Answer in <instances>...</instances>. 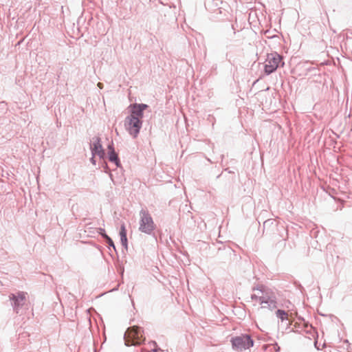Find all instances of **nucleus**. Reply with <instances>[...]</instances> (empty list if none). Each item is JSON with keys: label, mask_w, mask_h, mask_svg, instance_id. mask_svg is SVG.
Masks as SVG:
<instances>
[{"label": "nucleus", "mask_w": 352, "mask_h": 352, "mask_svg": "<svg viewBox=\"0 0 352 352\" xmlns=\"http://www.w3.org/2000/svg\"><path fill=\"white\" fill-rule=\"evenodd\" d=\"M10 298L14 301V304L16 306L22 305L25 300V293H19L16 296L14 294H11L10 296Z\"/></svg>", "instance_id": "6e6552de"}, {"label": "nucleus", "mask_w": 352, "mask_h": 352, "mask_svg": "<svg viewBox=\"0 0 352 352\" xmlns=\"http://www.w3.org/2000/svg\"><path fill=\"white\" fill-rule=\"evenodd\" d=\"M143 348H147L150 351H155L157 349V344L155 342H149Z\"/></svg>", "instance_id": "9b49d317"}, {"label": "nucleus", "mask_w": 352, "mask_h": 352, "mask_svg": "<svg viewBox=\"0 0 352 352\" xmlns=\"http://www.w3.org/2000/svg\"><path fill=\"white\" fill-rule=\"evenodd\" d=\"M276 316L278 317L282 321L284 320H287L288 318V314L283 310L278 309L276 311Z\"/></svg>", "instance_id": "9d476101"}, {"label": "nucleus", "mask_w": 352, "mask_h": 352, "mask_svg": "<svg viewBox=\"0 0 352 352\" xmlns=\"http://www.w3.org/2000/svg\"><path fill=\"white\" fill-rule=\"evenodd\" d=\"M109 160L117 163L118 156L113 151H112L109 154Z\"/></svg>", "instance_id": "f8f14e48"}, {"label": "nucleus", "mask_w": 352, "mask_h": 352, "mask_svg": "<svg viewBox=\"0 0 352 352\" xmlns=\"http://www.w3.org/2000/svg\"><path fill=\"white\" fill-rule=\"evenodd\" d=\"M103 236L107 239V241L109 245L113 246V242L110 237H109L107 234H103Z\"/></svg>", "instance_id": "ddd939ff"}, {"label": "nucleus", "mask_w": 352, "mask_h": 352, "mask_svg": "<svg viewBox=\"0 0 352 352\" xmlns=\"http://www.w3.org/2000/svg\"><path fill=\"white\" fill-rule=\"evenodd\" d=\"M252 298L260 304L261 308L274 309L276 307L275 300L270 297L257 296L254 294Z\"/></svg>", "instance_id": "423d86ee"}, {"label": "nucleus", "mask_w": 352, "mask_h": 352, "mask_svg": "<svg viewBox=\"0 0 352 352\" xmlns=\"http://www.w3.org/2000/svg\"><path fill=\"white\" fill-rule=\"evenodd\" d=\"M232 346L236 350L242 351L252 346L253 341L248 335H242L232 340Z\"/></svg>", "instance_id": "39448f33"}, {"label": "nucleus", "mask_w": 352, "mask_h": 352, "mask_svg": "<svg viewBox=\"0 0 352 352\" xmlns=\"http://www.w3.org/2000/svg\"><path fill=\"white\" fill-rule=\"evenodd\" d=\"M282 57L277 53H272L267 55L265 60V72L270 74L274 72L280 63Z\"/></svg>", "instance_id": "20e7f679"}, {"label": "nucleus", "mask_w": 352, "mask_h": 352, "mask_svg": "<svg viewBox=\"0 0 352 352\" xmlns=\"http://www.w3.org/2000/svg\"><path fill=\"white\" fill-rule=\"evenodd\" d=\"M120 236L122 245L127 248L126 230L124 224L121 226Z\"/></svg>", "instance_id": "1a4fd4ad"}, {"label": "nucleus", "mask_w": 352, "mask_h": 352, "mask_svg": "<svg viewBox=\"0 0 352 352\" xmlns=\"http://www.w3.org/2000/svg\"><path fill=\"white\" fill-rule=\"evenodd\" d=\"M142 352H157V349L155 351H150L148 350L147 348H142Z\"/></svg>", "instance_id": "4468645a"}, {"label": "nucleus", "mask_w": 352, "mask_h": 352, "mask_svg": "<svg viewBox=\"0 0 352 352\" xmlns=\"http://www.w3.org/2000/svg\"><path fill=\"white\" fill-rule=\"evenodd\" d=\"M148 107L144 104H135L131 107V114L124 121V126L129 133L134 138L137 137L142 127L143 111Z\"/></svg>", "instance_id": "f257e3e1"}, {"label": "nucleus", "mask_w": 352, "mask_h": 352, "mask_svg": "<svg viewBox=\"0 0 352 352\" xmlns=\"http://www.w3.org/2000/svg\"><path fill=\"white\" fill-rule=\"evenodd\" d=\"M125 344L130 345H140L144 340L143 331L138 326L129 327L124 334Z\"/></svg>", "instance_id": "f03ea898"}, {"label": "nucleus", "mask_w": 352, "mask_h": 352, "mask_svg": "<svg viewBox=\"0 0 352 352\" xmlns=\"http://www.w3.org/2000/svg\"><path fill=\"white\" fill-rule=\"evenodd\" d=\"M155 228V224L151 214L147 211H141L139 230L142 232L151 234Z\"/></svg>", "instance_id": "7ed1b4c3"}, {"label": "nucleus", "mask_w": 352, "mask_h": 352, "mask_svg": "<svg viewBox=\"0 0 352 352\" xmlns=\"http://www.w3.org/2000/svg\"><path fill=\"white\" fill-rule=\"evenodd\" d=\"M91 149L94 156L98 155L100 157H102L104 155V151L99 139H96L93 142L91 146Z\"/></svg>", "instance_id": "0eeeda50"}]
</instances>
